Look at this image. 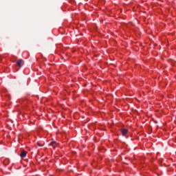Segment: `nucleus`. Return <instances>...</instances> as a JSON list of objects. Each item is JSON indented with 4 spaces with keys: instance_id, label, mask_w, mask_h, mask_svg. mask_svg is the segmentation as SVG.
<instances>
[{
    "instance_id": "1",
    "label": "nucleus",
    "mask_w": 176,
    "mask_h": 176,
    "mask_svg": "<svg viewBox=\"0 0 176 176\" xmlns=\"http://www.w3.org/2000/svg\"><path fill=\"white\" fill-rule=\"evenodd\" d=\"M16 65L18 67H19L20 68H21V67H23V65H24V60L23 59H19L16 61Z\"/></svg>"
},
{
    "instance_id": "2",
    "label": "nucleus",
    "mask_w": 176,
    "mask_h": 176,
    "mask_svg": "<svg viewBox=\"0 0 176 176\" xmlns=\"http://www.w3.org/2000/svg\"><path fill=\"white\" fill-rule=\"evenodd\" d=\"M122 135L124 137L127 133H129V131L127 129H121Z\"/></svg>"
},
{
    "instance_id": "3",
    "label": "nucleus",
    "mask_w": 176,
    "mask_h": 176,
    "mask_svg": "<svg viewBox=\"0 0 176 176\" xmlns=\"http://www.w3.org/2000/svg\"><path fill=\"white\" fill-rule=\"evenodd\" d=\"M22 159H24V157H25L27 156V152H25V151H22L21 153V155H20Z\"/></svg>"
},
{
    "instance_id": "4",
    "label": "nucleus",
    "mask_w": 176,
    "mask_h": 176,
    "mask_svg": "<svg viewBox=\"0 0 176 176\" xmlns=\"http://www.w3.org/2000/svg\"><path fill=\"white\" fill-rule=\"evenodd\" d=\"M56 142L53 141L50 142V145L51 146H53V148H56Z\"/></svg>"
}]
</instances>
